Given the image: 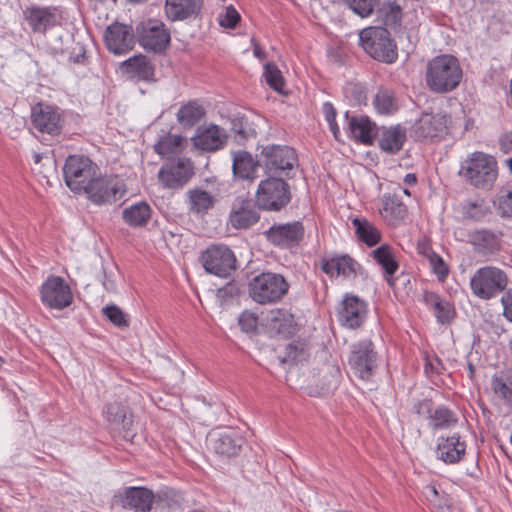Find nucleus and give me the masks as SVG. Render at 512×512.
<instances>
[{
  "mask_svg": "<svg viewBox=\"0 0 512 512\" xmlns=\"http://www.w3.org/2000/svg\"><path fill=\"white\" fill-rule=\"evenodd\" d=\"M347 131L351 138L361 144L370 145L378 134L377 126L365 115L345 113Z\"/></svg>",
  "mask_w": 512,
  "mask_h": 512,
  "instance_id": "obj_20",
  "label": "nucleus"
},
{
  "mask_svg": "<svg viewBox=\"0 0 512 512\" xmlns=\"http://www.w3.org/2000/svg\"><path fill=\"white\" fill-rule=\"evenodd\" d=\"M423 495L432 505H436V501L441 498L436 486L433 484L426 485L423 488Z\"/></svg>",
  "mask_w": 512,
  "mask_h": 512,
  "instance_id": "obj_59",
  "label": "nucleus"
},
{
  "mask_svg": "<svg viewBox=\"0 0 512 512\" xmlns=\"http://www.w3.org/2000/svg\"><path fill=\"white\" fill-rule=\"evenodd\" d=\"M194 174V167L190 159L180 157L167 161L158 171V179L167 189L182 188Z\"/></svg>",
  "mask_w": 512,
  "mask_h": 512,
  "instance_id": "obj_11",
  "label": "nucleus"
},
{
  "mask_svg": "<svg viewBox=\"0 0 512 512\" xmlns=\"http://www.w3.org/2000/svg\"><path fill=\"white\" fill-rule=\"evenodd\" d=\"M494 393L503 399L506 404L512 405V374L495 375L492 378Z\"/></svg>",
  "mask_w": 512,
  "mask_h": 512,
  "instance_id": "obj_44",
  "label": "nucleus"
},
{
  "mask_svg": "<svg viewBox=\"0 0 512 512\" xmlns=\"http://www.w3.org/2000/svg\"><path fill=\"white\" fill-rule=\"evenodd\" d=\"M241 329L246 333H253L257 329L258 317L251 311H243L238 318Z\"/></svg>",
  "mask_w": 512,
  "mask_h": 512,
  "instance_id": "obj_57",
  "label": "nucleus"
},
{
  "mask_svg": "<svg viewBox=\"0 0 512 512\" xmlns=\"http://www.w3.org/2000/svg\"><path fill=\"white\" fill-rule=\"evenodd\" d=\"M352 224L358 239L367 246L372 247L380 242L381 234L379 230L368 220L356 217L352 220Z\"/></svg>",
  "mask_w": 512,
  "mask_h": 512,
  "instance_id": "obj_36",
  "label": "nucleus"
},
{
  "mask_svg": "<svg viewBox=\"0 0 512 512\" xmlns=\"http://www.w3.org/2000/svg\"><path fill=\"white\" fill-rule=\"evenodd\" d=\"M201 9V0H166L165 13L172 21H182L196 16Z\"/></svg>",
  "mask_w": 512,
  "mask_h": 512,
  "instance_id": "obj_29",
  "label": "nucleus"
},
{
  "mask_svg": "<svg viewBox=\"0 0 512 512\" xmlns=\"http://www.w3.org/2000/svg\"><path fill=\"white\" fill-rule=\"evenodd\" d=\"M211 445L217 454L224 456H235L241 448V439L234 438L228 433H221L215 438H211Z\"/></svg>",
  "mask_w": 512,
  "mask_h": 512,
  "instance_id": "obj_37",
  "label": "nucleus"
},
{
  "mask_svg": "<svg viewBox=\"0 0 512 512\" xmlns=\"http://www.w3.org/2000/svg\"><path fill=\"white\" fill-rule=\"evenodd\" d=\"M423 300L426 306L433 310L438 323L448 324L455 317L453 304L437 293L426 291Z\"/></svg>",
  "mask_w": 512,
  "mask_h": 512,
  "instance_id": "obj_28",
  "label": "nucleus"
},
{
  "mask_svg": "<svg viewBox=\"0 0 512 512\" xmlns=\"http://www.w3.org/2000/svg\"><path fill=\"white\" fill-rule=\"evenodd\" d=\"M258 220L259 214L249 201L234 203L229 215V223L235 229H247Z\"/></svg>",
  "mask_w": 512,
  "mask_h": 512,
  "instance_id": "obj_26",
  "label": "nucleus"
},
{
  "mask_svg": "<svg viewBox=\"0 0 512 512\" xmlns=\"http://www.w3.org/2000/svg\"><path fill=\"white\" fill-rule=\"evenodd\" d=\"M123 73L139 80L150 81L154 77V67L144 55H135L120 65Z\"/></svg>",
  "mask_w": 512,
  "mask_h": 512,
  "instance_id": "obj_30",
  "label": "nucleus"
},
{
  "mask_svg": "<svg viewBox=\"0 0 512 512\" xmlns=\"http://www.w3.org/2000/svg\"><path fill=\"white\" fill-rule=\"evenodd\" d=\"M495 204L502 216L512 217V185L499 191Z\"/></svg>",
  "mask_w": 512,
  "mask_h": 512,
  "instance_id": "obj_51",
  "label": "nucleus"
},
{
  "mask_svg": "<svg viewBox=\"0 0 512 512\" xmlns=\"http://www.w3.org/2000/svg\"><path fill=\"white\" fill-rule=\"evenodd\" d=\"M372 256L377 264L384 270L385 279L388 284L392 285L393 281L391 277L399 268L392 248L387 244H383L372 251Z\"/></svg>",
  "mask_w": 512,
  "mask_h": 512,
  "instance_id": "obj_34",
  "label": "nucleus"
},
{
  "mask_svg": "<svg viewBox=\"0 0 512 512\" xmlns=\"http://www.w3.org/2000/svg\"><path fill=\"white\" fill-rule=\"evenodd\" d=\"M103 315L117 327H127L128 321L125 313L116 305H107L102 309Z\"/></svg>",
  "mask_w": 512,
  "mask_h": 512,
  "instance_id": "obj_53",
  "label": "nucleus"
},
{
  "mask_svg": "<svg viewBox=\"0 0 512 512\" xmlns=\"http://www.w3.org/2000/svg\"><path fill=\"white\" fill-rule=\"evenodd\" d=\"M105 43L108 50L115 55L128 53L135 44L132 27L121 23L111 24L105 32Z\"/></svg>",
  "mask_w": 512,
  "mask_h": 512,
  "instance_id": "obj_18",
  "label": "nucleus"
},
{
  "mask_svg": "<svg viewBox=\"0 0 512 512\" xmlns=\"http://www.w3.org/2000/svg\"><path fill=\"white\" fill-rule=\"evenodd\" d=\"M40 298L49 309L62 310L73 302L69 284L60 276H50L41 285Z\"/></svg>",
  "mask_w": 512,
  "mask_h": 512,
  "instance_id": "obj_10",
  "label": "nucleus"
},
{
  "mask_svg": "<svg viewBox=\"0 0 512 512\" xmlns=\"http://www.w3.org/2000/svg\"><path fill=\"white\" fill-rule=\"evenodd\" d=\"M126 192V184L120 176L102 174L99 170L82 194L93 205L108 206L122 200Z\"/></svg>",
  "mask_w": 512,
  "mask_h": 512,
  "instance_id": "obj_3",
  "label": "nucleus"
},
{
  "mask_svg": "<svg viewBox=\"0 0 512 512\" xmlns=\"http://www.w3.org/2000/svg\"><path fill=\"white\" fill-rule=\"evenodd\" d=\"M418 252L429 261V252H434L431 247L425 243L418 245Z\"/></svg>",
  "mask_w": 512,
  "mask_h": 512,
  "instance_id": "obj_63",
  "label": "nucleus"
},
{
  "mask_svg": "<svg viewBox=\"0 0 512 512\" xmlns=\"http://www.w3.org/2000/svg\"><path fill=\"white\" fill-rule=\"evenodd\" d=\"M139 43L146 50L161 53L170 44V33L165 24L157 19H149L138 27Z\"/></svg>",
  "mask_w": 512,
  "mask_h": 512,
  "instance_id": "obj_13",
  "label": "nucleus"
},
{
  "mask_svg": "<svg viewBox=\"0 0 512 512\" xmlns=\"http://www.w3.org/2000/svg\"><path fill=\"white\" fill-rule=\"evenodd\" d=\"M359 43L377 61L391 64L397 60V46L384 27L370 26L362 29L359 32Z\"/></svg>",
  "mask_w": 512,
  "mask_h": 512,
  "instance_id": "obj_4",
  "label": "nucleus"
},
{
  "mask_svg": "<svg viewBox=\"0 0 512 512\" xmlns=\"http://www.w3.org/2000/svg\"><path fill=\"white\" fill-rule=\"evenodd\" d=\"M202 261L208 273L221 278L228 277L236 268V259L233 252L224 245L208 247L202 255Z\"/></svg>",
  "mask_w": 512,
  "mask_h": 512,
  "instance_id": "obj_14",
  "label": "nucleus"
},
{
  "mask_svg": "<svg viewBox=\"0 0 512 512\" xmlns=\"http://www.w3.org/2000/svg\"><path fill=\"white\" fill-rule=\"evenodd\" d=\"M413 409H414V412L417 413L418 415L427 414L429 416L430 412L432 411L430 401H428V400L419 401L414 406Z\"/></svg>",
  "mask_w": 512,
  "mask_h": 512,
  "instance_id": "obj_61",
  "label": "nucleus"
},
{
  "mask_svg": "<svg viewBox=\"0 0 512 512\" xmlns=\"http://www.w3.org/2000/svg\"><path fill=\"white\" fill-rule=\"evenodd\" d=\"M508 283L507 275L499 268L486 266L478 269L470 280L474 295L490 299L502 292Z\"/></svg>",
  "mask_w": 512,
  "mask_h": 512,
  "instance_id": "obj_8",
  "label": "nucleus"
},
{
  "mask_svg": "<svg viewBox=\"0 0 512 512\" xmlns=\"http://www.w3.org/2000/svg\"><path fill=\"white\" fill-rule=\"evenodd\" d=\"M449 121L446 114L423 113L415 122V136L423 140L440 141L448 134Z\"/></svg>",
  "mask_w": 512,
  "mask_h": 512,
  "instance_id": "obj_15",
  "label": "nucleus"
},
{
  "mask_svg": "<svg viewBox=\"0 0 512 512\" xmlns=\"http://www.w3.org/2000/svg\"><path fill=\"white\" fill-rule=\"evenodd\" d=\"M103 286L105 290L108 292H114L116 290L115 282L112 279L108 278L107 276H105L103 280Z\"/></svg>",
  "mask_w": 512,
  "mask_h": 512,
  "instance_id": "obj_64",
  "label": "nucleus"
},
{
  "mask_svg": "<svg viewBox=\"0 0 512 512\" xmlns=\"http://www.w3.org/2000/svg\"><path fill=\"white\" fill-rule=\"evenodd\" d=\"M321 270L329 277L349 278L356 274L358 263L348 255L323 258L320 262Z\"/></svg>",
  "mask_w": 512,
  "mask_h": 512,
  "instance_id": "obj_23",
  "label": "nucleus"
},
{
  "mask_svg": "<svg viewBox=\"0 0 512 512\" xmlns=\"http://www.w3.org/2000/svg\"><path fill=\"white\" fill-rule=\"evenodd\" d=\"M185 203L190 214L203 217L213 208L215 197L202 188H192L186 192Z\"/></svg>",
  "mask_w": 512,
  "mask_h": 512,
  "instance_id": "obj_25",
  "label": "nucleus"
},
{
  "mask_svg": "<svg viewBox=\"0 0 512 512\" xmlns=\"http://www.w3.org/2000/svg\"><path fill=\"white\" fill-rule=\"evenodd\" d=\"M439 512H451V506L447 503L444 497H441L436 501V505H433Z\"/></svg>",
  "mask_w": 512,
  "mask_h": 512,
  "instance_id": "obj_62",
  "label": "nucleus"
},
{
  "mask_svg": "<svg viewBox=\"0 0 512 512\" xmlns=\"http://www.w3.org/2000/svg\"><path fill=\"white\" fill-rule=\"evenodd\" d=\"M406 140V131L400 125L384 127L379 136L381 150L394 154L398 152Z\"/></svg>",
  "mask_w": 512,
  "mask_h": 512,
  "instance_id": "obj_32",
  "label": "nucleus"
},
{
  "mask_svg": "<svg viewBox=\"0 0 512 512\" xmlns=\"http://www.w3.org/2000/svg\"><path fill=\"white\" fill-rule=\"evenodd\" d=\"M429 426L435 430L447 429L457 423L456 415L444 406L432 410L428 416Z\"/></svg>",
  "mask_w": 512,
  "mask_h": 512,
  "instance_id": "obj_40",
  "label": "nucleus"
},
{
  "mask_svg": "<svg viewBox=\"0 0 512 512\" xmlns=\"http://www.w3.org/2000/svg\"><path fill=\"white\" fill-rule=\"evenodd\" d=\"M367 316L366 303L356 296H346L342 302V308L338 313V319L341 325L347 328H357L361 326Z\"/></svg>",
  "mask_w": 512,
  "mask_h": 512,
  "instance_id": "obj_21",
  "label": "nucleus"
},
{
  "mask_svg": "<svg viewBox=\"0 0 512 512\" xmlns=\"http://www.w3.org/2000/svg\"><path fill=\"white\" fill-rule=\"evenodd\" d=\"M429 266L438 281L444 282L449 274V266L436 252H429Z\"/></svg>",
  "mask_w": 512,
  "mask_h": 512,
  "instance_id": "obj_50",
  "label": "nucleus"
},
{
  "mask_svg": "<svg viewBox=\"0 0 512 512\" xmlns=\"http://www.w3.org/2000/svg\"><path fill=\"white\" fill-rule=\"evenodd\" d=\"M460 212L465 219L478 221L487 215L489 207L484 199H469L461 204Z\"/></svg>",
  "mask_w": 512,
  "mask_h": 512,
  "instance_id": "obj_41",
  "label": "nucleus"
},
{
  "mask_svg": "<svg viewBox=\"0 0 512 512\" xmlns=\"http://www.w3.org/2000/svg\"><path fill=\"white\" fill-rule=\"evenodd\" d=\"M343 94L352 106H360L366 102L365 87L360 83H347L344 86Z\"/></svg>",
  "mask_w": 512,
  "mask_h": 512,
  "instance_id": "obj_48",
  "label": "nucleus"
},
{
  "mask_svg": "<svg viewBox=\"0 0 512 512\" xmlns=\"http://www.w3.org/2000/svg\"><path fill=\"white\" fill-rule=\"evenodd\" d=\"M474 241L476 244H478L479 241H484L487 243V246H492L495 242V236L490 231L481 230L475 233Z\"/></svg>",
  "mask_w": 512,
  "mask_h": 512,
  "instance_id": "obj_60",
  "label": "nucleus"
},
{
  "mask_svg": "<svg viewBox=\"0 0 512 512\" xmlns=\"http://www.w3.org/2000/svg\"><path fill=\"white\" fill-rule=\"evenodd\" d=\"M31 121L35 129L49 135L59 134L63 126L60 110L57 107L41 103L32 108Z\"/></svg>",
  "mask_w": 512,
  "mask_h": 512,
  "instance_id": "obj_16",
  "label": "nucleus"
},
{
  "mask_svg": "<svg viewBox=\"0 0 512 512\" xmlns=\"http://www.w3.org/2000/svg\"><path fill=\"white\" fill-rule=\"evenodd\" d=\"M346 5L362 18L372 14L378 0H343Z\"/></svg>",
  "mask_w": 512,
  "mask_h": 512,
  "instance_id": "obj_52",
  "label": "nucleus"
},
{
  "mask_svg": "<svg viewBox=\"0 0 512 512\" xmlns=\"http://www.w3.org/2000/svg\"><path fill=\"white\" fill-rule=\"evenodd\" d=\"M205 110L202 105L195 101L182 105L177 113V121L183 127H191L204 116Z\"/></svg>",
  "mask_w": 512,
  "mask_h": 512,
  "instance_id": "obj_38",
  "label": "nucleus"
},
{
  "mask_svg": "<svg viewBox=\"0 0 512 512\" xmlns=\"http://www.w3.org/2000/svg\"><path fill=\"white\" fill-rule=\"evenodd\" d=\"M349 365L354 374L363 380L369 379L377 367V353L370 340H362L352 345Z\"/></svg>",
  "mask_w": 512,
  "mask_h": 512,
  "instance_id": "obj_12",
  "label": "nucleus"
},
{
  "mask_svg": "<svg viewBox=\"0 0 512 512\" xmlns=\"http://www.w3.org/2000/svg\"><path fill=\"white\" fill-rule=\"evenodd\" d=\"M151 216V207L146 202H138L123 210L124 221L132 227L144 226Z\"/></svg>",
  "mask_w": 512,
  "mask_h": 512,
  "instance_id": "obj_35",
  "label": "nucleus"
},
{
  "mask_svg": "<svg viewBox=\"0 0 512 512\" xmlns=\"http://www.w3.org/2000/svg\"><path fill=\"white\" fill-rule=\"evenodd\" d=\"M379 17L386 26L397 27L401 22L402 9L395 2L384 1L379 8Z\"/></svg>",
  "mask_w": 512,
  "mask_h": 512,
  "instance_id": "obj_45",
  "label": "nucleus"
},
{
  "mask_svg": "<svg viewBox=\"0 0 512 512\" xmlns=\"http://www.w3.org/2000/svg\"><path fill=\"white\" fill-rule=\"evenodd\" d=\"M381 201L382 211L386 215H390L395 220L402 219L404 217L406 207L395 195L385 194Z\"/></svg>",
  "mask_w": 512,
  "mask_h": 512,
  "instance_id": "obj_46",
  "label": "nucleus"
},
{
  "mask_svg": "<svg viewBox=\"0 0 512 512\" xmlns=\"http://www.w3.org/2000/svg\"><path fill=\"white\" fill-rule=\"evenodd\" d=\"M463 71L459 60L450 54L432 58L426 68V83L431 91L446 93L460 84Z\"/></svg>",
  "mask_w": 512,
  "mask_h": 512,
  "instance_id": "obj_1",
  "label": "nucleus"
},
{
  "mask_svg": "<svg viewBox=\"0 0 512 512\" xmlns=\"http://www.w3.org/2000/svg\"><path fill=\"white\" fill-rule=\"evenodd\" d=\"M261 157L266 174L289 175L298 165L295 150L286 145H267L261 151Z\"/></svg>",
  "mask_w": 512,
  "mask_h": 512,
  "instance_id": "obj_9",
  "label": "nucleus"
},
{
  "mask_svg": "<svg viewBox=\"0 0 512 512\" xmlns=\"http://www.w3.org/2000/svg\"><path fill=\"white\" fill-rule=\"evenodd\" d=\"M154 494L144 487H128L124 491L123 506L140 512L151 510Z\"/></svg>",
  "mask_w": 512,
  "mask_h": 512,
  "instance_id": "obj_27",
  "label": "nucleus"
},
{
  "mask_svg": "<svg viewBox=\"0 0 512 512\" xmlns=\"http://www.w3.org/2000/svg\"><path fill=\"white\" fill-rule=\"evenodd\" d=\"M103 415L108 422L114 425H123V428L128 427L126 422L125 408L117 402L107 404L103 410Z\"/></svg>",
  "mask_w": 512,
  "mask_h": 512,
  "instance_id": "obj_49",
  "label": "nucleus"
},
{
  "mask_svg": "<svg viewBox=\"0 0 512 512\" xmlns=\"http://www.w3.org/2000/svg\"><path fill=\"white\" fill-rule=\"evenodd\" d=\"M289 284L278 273L263 272L253 277L248 285L249 296L258 304H274L288 292Z\"/></svg>",
  "mask_w": 512,
  "mask_h": 512,
  "instance_id": "obj_5",
  "label": "nucleus"
},
{
  "mask_svg": "<svg viewBox=\"0 0 512 512\" xmlns=\"http://www.w3.org/2000/svg\"><path fill=\"white\" fill-rule=\"evenodd\" d=\"M24 18L31 29L36 33H45L47 30L61 23L62 15L57 7H41L32 5L24 10Z\"/></svg>",
  "mask_w": 512,
  "mask_h": 512,
  "instance_id": "obj_17",
  "label": "nucleus"
},
{
  "mask_svg": "<svg viewBox=\"0 0 512 512\" xmlns=\"http://www.w3.org/2000/svg\"><path fill=\"white\" fill-rule=\"evenodd\" d=\"M466 448V442L457 433L450 436H440L436 443V458L445 464H457L463 460Z\"/></svg>",
  "mask_w": 512,
  "mask_h": 512,
  "instance_id": "obj_19",
  "label": "nucleus"
},
{
  "mask_svg": "<svg viewBox=\"0 0 512 512\" xmlns=\"http://www.w3.org/2000/svg\"><path fill=\"white\" fill-rule=\"evenodd\" d=\"M459 174L471 186L488 190L498 177L497 162L493 156L476 151L468 155L461 163Z\"/></svg>",
  "mask_w": 512,
  "mask_h": 512,
  "instance_id": "obj_2",
  "label": "nucleus"
},
{
  "mask_svg": "<svg viewBox=\"0 0 512 512\" xmlns=\"http://www.w3.org/2000/svg\"><path fill=\"white\" fill-rule=\"evenodd\" d=\"M309 357L308 344L305 341H293L286 345L282 363H301Z\"/></svg>",
  "mask_w": 512,
  "mask_h": 512,
  "instance_id": "obj_42",
  "label": "nucleus"
},
{
  "mask_svg": "<svg viewBox=\"0 0 512 512\" xmlns=\"http://www.w3.org/2000/svg\"><path fill=\"white\" fill-rule=\"evenodd\" d=\"M258 163L246 151H237L233 154L232 170L236 177L252 180L257 175Z\"/></svg>",
  "mask_w": 512,
  "mask_h": 512,
  "instance_id": "obj_33",
  "label": "nucleus"
},
{
  "mask_svg": "<svg viewBox=\"0 0 512 512\" xmlns=\"http://www.w3.org/2000/svg\"><path fill=\"white\" fill-rule=\"evenodd\" d=\"M240 18L238 11L232 5H229L225 8L224 12L219 15L218 20L220 26L233 29L240 21Z\"/></svg>",
  "mask_w": 512,
  "mask_h": 512,
  "instance_id": "obj_55",
  "label": "nucleus"
},
{
  "mask_svg": "<svg viewBox=\"0 0 512 512\" xmlns=\"http://www.w3.org/2000/svg\"><path fill=\"white\" fill-rule=\"evenodd\" d=\"M294 324L293 315L284 309H273L266 317L268 329L277 335H291L294 332Z\"/></svg>",
  "mask_w": 512,
  "mask_h": 512,
  "instance_id": "obj_31",
  "label": "nucleus"
},
{
  "mask_svg": "<svg viewBox=\"0 0 512 512\" xmlns=\"http://www.w3.org/2000/svg\"><path fill=\"white\" fill-rule=\"evenodd\" d=\"M303 235L304 227L298 221L274 225L267 231L268 239L279 247L295 246L301 241Z\"/></svg>",
  "mask_w": 512,
  "mask_h": 512,
  "instance_id": "obj_22",
  "label": "nucleus"
},
{
  "mask_svg": "<svg viewBox=\"0 0 512 512\" xmlns=\"http://www.w3.org/2000/svg\"><path fill=\"white\" fill-rule=\"evenodd\" d=\"M196 148L205 151H215L223 147L225 143V134L217 125L200 127L192 138Z\"/></svg>",
  "mask_w": 512,
  "mask_h": 512,
  "instance_id": "obj_24",
  "label": "nucleus"
},
{
  "mask_svg": "<svg viewBox=\"0 0 512 512\" xmlns=\"http://www.w3.org/2000/svg\"><path fill=\"white\" fill-rule=\"evenodd\" d=\"M98 171V165L90 158L70 155L63 167L64 181L72 192L82 194Z\"/></svg>",
  "mask_w": 512,
  "mask_h": 512,
  "instance_id": "obj_6",
  "label": "nucleus"
},
{
  "mask_svg": "<svg viewBox=\"0 0 512 512\" xmlns=\"http://www.w3.org/2000/svg\"><path fill=\"white\" fill-rule=\"evenodd\" d=\"M263 77L271 89L279 93L283 92L284 78L275 64L268 62L264 65Z\"/></svg>",
  "mask_w": 512,
  "mask_h": 512,
  "instance_id": "obj_47",
  "label": "nucleus"
},
{
  "mask_svg": "<svg viewBox=\"0 0 512 512\" xmlns=\"http://www.w3.org/2000/svg\"><path fill=\"white\" fill-rule=\"evenodd\" d=\"M373 105L380 115H392L398 110L394 93L388 89L379 90L374 96Z\"/></svg>",
  "mask_w": 512,
  "mask_h": 512,
  "instance_id": "obj_39",
  "label": "nucleus"
},
{
  "mask_svg": "<svg viewBox=\"0 0 512 512\" xmlns=\"http://www.w3.org/2000/svg\"><path fill=\"white\" fill-rule=\"evenodd\" d=\"M290 201V188L287 182L278 177L262 180L256 191V203L264 210L278 211Z\"/></svg>",
  "mask_w": 512,
  "mask_h": 512,
  "instance_id": "obj_7",
  "label": "nucleus"
},
{
  "mask_svg": "<svg viewBox=\"0 0 512 512\" xmlns=\"http://www.w3.org/2000/svg\"><path fill=\"white\" fill-rule=\"evenodd\" d=\"M232 131L240 137V139H247L252 134H254V130L252 129L250 123L245 117L237 116L232 120Z\"/></svg>",
  "mask_w": 512,
  "mask_h": 512,
  "instance_id": "obj_56",
  "label": "nucleus"
},
{
  "mask_svg": "<svg viewBox=\"0 0 512 512\" xmlns=\"http://www.w3.org/2000/svg\"><path fill=\"white\" fill-rule=\"evenodd\" d=\"M183 138L180 135L166 134L154 145V150L162 157L176 154L181 150Z\"/></svg>",
  "mask_w": 512,
  "mask_h": 512,
  "instance_id": "obj_43",
  "label": "nucleus"
},
{
  "mask_svg": "<svg viewBox=\"0 0 512 512\" xmlns=\"http://www.w3.org/2000/svg\"><path fill=\"white\" fill-rule=\"evenodd\" d=\"M322 113L326 122L328 123L329 129L332 132L335 139L340 137V128L336 122V109L330 102H324L322 105Z\"/></svg>",
  "mask_w": 512,
  "mask_h": 512,
  "instance_id": "obj_54",
  "label": "nucleus"
},
{
  "mask_svg": "<svg viewBox=\"0 0 512 512\" xmlns=\"http://www.w3.org/2000/svg\"><path fill=\"white\" fill-rule=\"evenodd\" d=\"M501 301L504 308V316L508 321L512 322V288L502 296Z\"/></svg>",
  "mask_w": 512,
  "mask_h": 512,
  "instance_id": "obj_58",
  "label": "nucleus"
}]
</instances>
